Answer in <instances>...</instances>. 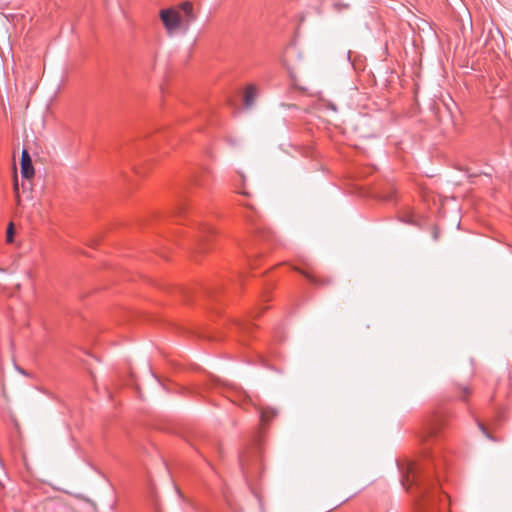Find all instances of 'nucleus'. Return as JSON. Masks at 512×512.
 Segmentation results:
<instances>
[{
    "label": "nucleus",
    "instance_id": "obj_12",
    "mask_svg": "<svg viewBox=\"0 0 512 512\" xmlns=\"http://www.w3.org/2000/svg\"><path fill=\"white\" fill-rule=\"evenodd\" d=\"M461 390H462L461 399L466 400L467 396L470 394V389L468 387H462Z\"/></svg>",
    "mask_w": 512,
    "mask_h": 512
},
{
    "label": "nucleus",
    "instance_id": "obj_9",
    "mask_svg": "<svg viewBox=\"0 0 512 512\" xmlns=\"http://www.w3.org/2000/svg\"><path fill=\"white\" fill-rule=\"evenodd\" d=\"M13 235H14L13 224L10 223L8 226V229H7V242L10 243L13 241Z\"/></svg>",
    "mask_w": 512,
    "mask_h": 512
},
{
    "label": "nucleus",
    "instance_id": "obj_13",
    "mask_svg": "<svg viewBox=\"0 0 512 512\" xmlns=\"http://www.w3.org/2000/svg\"><path fill=\"white\" fill-rule=\"evenodd\" d=\"M448 495L446 493L442 494L440 497L441 502H448Z\"/></svg>",
    "mask_w": 512,
    "mask_h": 512
},
{
    "label": "nucleus",
    "instance_id": "obj_1",
    "mask_svg": "<svg viewBox=\"0 0 512 512\" xmlns=\"http://www.w3.org/2000/svg\"><path fill=\"white\" fill-rule=\"evenodd\" d=\"M159 18L168 36L183 31L186 32L190 24L195 21L194 5L190 1H183L176 6L161 9Z\"/></svg>",
    "mask_w": 512,
    "mask_h": 512
},
{
    "label": "nucleus",
    "instance_id": "obj_2",
    "mask_svg": "<svg viewBox=\"0 0 512 512\" xmlns=\"http://www.w3.org/2000/svg\"><path fill=\"white\" fill-rule=\"evenodd\" d=\"M403 485L406 489L415 485L422 495V497H430V489L434 485L430 475V469L426 466L420 467L415 463H409Z\"/></svg>",
    "mask_w": 512,
    "mask_h": 512
},
{
    "label": "nucleus",
    "instance_id": "obj_16",
    "mask_svg": "<svg viewBox=\"0 0 512 512\" xmlns=\"http://www.w3.org/2000/svg\"><path fill=\"white\" fill-rule=\"evenodd\" d=\"M260 316H261L260 313H257V314L254 315V317H260Z\"/></svg>",
    "mask_w": 512,
    "mask_h": 512
},
{
    "label": "nucleus",
    "instance_id": "obj_15",
    "mask_svg": "<svg viewBox=\"0 0 512 512\" xmlns=\"http://www.w3.org/2000/svg\"><path fill=\"white\" fill-rule=\"evenodd\" d=\"M183 296H186V294L188 293L186 290H181Z\"/></svg>",
    "mask_w": 512,
    "mask_h": 512
},
{
    "label": "nucleus",
    "instance_id": "obj_14",
    "mask_svg": "<svg viewBox=\"0 0 512 512\" xmlns=\"http://www.w3.org/2000/svg\"><path fill=\"white\" fill-rule=\"evenodd\" d=\"M479 427L488 438H491V436L486 431V428L482 424H479Z\"/></svg>",
    "mask_w": 512,
    "mask_h": 512
},
{
    "label": "nucleus",
    "instance_id": "obj_7",
    "mask_svg": "<svg viewBox=\"0 0 512 512\" xmlns=\"http://www.w3.org/2000/svg\"><path fill=\"white\" fill-rule=\"evenodd\" d=\"M277 412L272 408H265L261 411V421L263 423H268L271 419L276 416Z\"/></svg>",
    "mask_w": 512,
    "mask_h": 512
},
{
    "label": "nucleus",
    "instance_id": "obj_4",
    "mask_svg": "<svg viewBox=\"0 0 512 512\" xmlns=\"http://www.w3.org/2000/svg\"><path fill=\"white\" fill-rule=\"evenodd\" d=\"M21 174L25 179H32L34 177V168L32 165L31 157L26 149L21 154Z\"/></svg>",
    "mask_w": 512,
    "mask_h": 512
},
{
    "label": "nucleus",
    "instance_id": "obj_3",
    "mask_svg": "<svg viewBox=\"0 0 512 512\" xmlns=\"http://www.w3.org/2000/svg\"><path fill=\"white\" fill-rule=\"evenodd\" d=\"M441 425V419L438 416H433L431 419H429L419 436L422 444H428L430 439L436 436Z\"/></svg>",
    "mask_w": 512,
    "mask_h": 512
},
{
    "label": "nucleus",
    "instance_id": "obj_5",
    "mask_svg": "<svg viewBox=\"0 0 512 512\" xmlns=\"http://www.w3.org/2000/svg\"><path fill=\"white\" fill-rule=\"evenodd\" d=\"M258 97V89L254 84H249L246 87L243 96V102L246 108H251Z\"/></svg>",
    "mask_w": 512,
    "mask_h": 512
},
{
    "label": "nucleus",
    "instance_id": "obj_11",
    "mask_svg": "<svg viewBox=\"0 0 512 512\" xmlns=\"http://www.w3.org/2000/svg\"><path fill=\"white\" fill-rule=\"evenodd\" d=\"M13 189H14V192L16 194V199H17V202L19 203L20 202V196H19V188H18V183H17V180L15 179L14 180V185H13Z\"/></svg>",
    "mask_w": 512,
    "mask_h": 512
},
{
    "label": "nucleus",
    "instance_id": "obj_10",
    "mask_svg": "<svg viewBox=\"0 0 512 512\" xmlns=\"http://www.w3.org/2000/svg\"><path fill=\"white\" fill-rule=\"evenodd\" d=\"M15 369L16 371H18L21 375L25 376V377H30V373H28L25 369L21 368L20 366H18L17 364H15Z\"/></svg>",
    "mask_w": 512,
    "mask_h": 512
},
{
    "label": "nucleus",
    "instance_id": "obj_6",
    "mask_svg": "<svg viewBox=\"0 0 512 512\" xmlns=\"http://www.w3.org/2000/svg\"><path fill=\"white\" fill-rule=\"evenodd\" d=\"M252 456L250 457V454L247 452V453H243L241 456H240V465L242 467V469L244 471H249L250 470V466H251V462H254V461H257L258 458H259V453L257 450H254L252 452Z\"/></svg>",
    "mask_w": 512,
    "mask_h": 512
},
{
    "label": "nucleus",
    "instance_id": "obj_8",
    "mask_svg": "<svg viewBox=\"0 0 512 512\" xmlns=\"http://www.w3.org/2000/svg\"><path fill=\"white\" fill-rule=\"evenodd\" d=\"M296 271L300 272L304 277H306L309 281L316 285H325L328 284V281L320 280L319 278L311 275L310 273L300 270L299 268H295Z\"/></svg>",
    "mask_w": 512,
    "mask_h": 512
}]
</instances>
